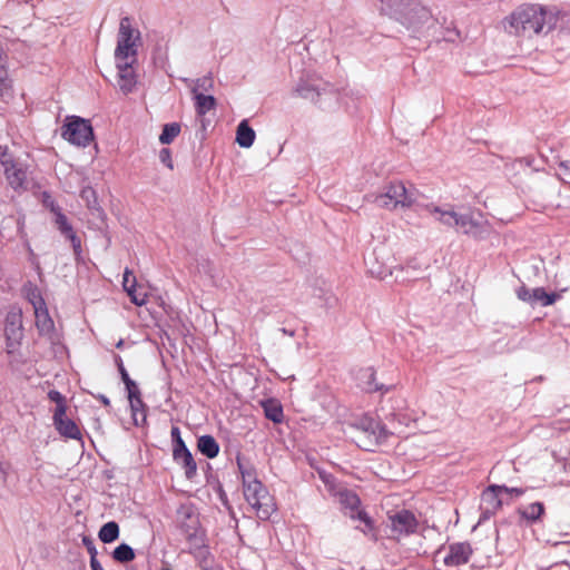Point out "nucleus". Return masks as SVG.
I'll use <instances>...</instances> for the list:
<instances>
[{
    "label": "nucleus",
    "mask_w": 570,
    "mask_h": 570,
    "mask_svg": "<svg viewBox=\"0 0 570 570\" xmlns=\"http://www.w3.org/2000/svg\"><path fill=\"white\" fill-rule=\"evenodd\" d=\"M380 11L399 21L414 36L421 37L430 33L438 20L429 8L417 0H380Z\"/></svg>",
    "instance_id": "obj_1"
},
{
    "label": "nucleus",
    "mask_w": 570,
    "mask_h": 570,
    "mask_svg": "<svg viewBox=\"0 0 570 570\" xmlns=\"http://www.w3.org/2000/svg\"><path fill=\"white\" fill-rule=\"evenodd\" d=\"M558 18L554 13L538 6L521 7L508 19L505 29L515 36L532 37L548 33L556 27Z\"/></svg>",
    "instance_id": "obj_2"
},
{
    "label": "nucleus",
    "mask_w": 570,
    "mask_h": 570,
    "mask_svg": "<svg viewBox=\"0 0 570 570\" xmlns=\"http://www.w3.org/2000/svg\"><path fill=\"white\" fill-rule=\"evenodd\" d=\"M441 224L473 238H483L490 233V225L480 212L458 213L452 208L428 207Z\"/></svg>",
    "instance_id": "obj_3"
},
{
    "label": "nucleus",
    "mask_w": 570,
    "mask_h": 570,
    "mask_svg": "<svg viewBox=\"0 0 570 570\" xmlns=\"http://www.w3.org/2000/svg\"><path fill=\"white\" fill-rule=\"evenodd\" d=\"M238 469L243 479L244 495L249 505L256 510L261 520H267L275 511V504L267 489L256 479L249 465L237 459Z\"/></svg>",
    "instance_id": "obj_4"
},
{
    "label": "nucleus",
    "mask_w": 570,
    "mask_h": 570,
    "mask_svg": "<svg viewBox=\"0 0 570 570\" xmlns=\"http://www.w3.org/2000/svg\"><path fill=\"white\" fill-rule=\"evenodd\" d=\"M416 196L415 189H407L402 181H392L384 186L382 193L368 194L365 199L380 208L397 210L412 207Z\"/></svg>",
    "instance_id": "obj_5"
},
{
    "label": "nucleus",
    "mask_w": 570,
    "mask_h": 570,
    "mask_svg": "<svg viewBox=\"0 0 570 570\" xmlns=\"http://www.w3.org/2000/svg\"><path fill=\"white\" fill-rule=\"evenodd\" d=\"M347 434L358 448L371 451L373 446L385 441L390 432L373 417L362 416L348 425Z\"/></svg>",
    "instance_id": "obj_6"
},
{
    "label": "nucleus",
    "mask_w": 570,
    "mask_h": 570,
    "mask_svg": "<svg viewBox=\"0 0 570 570\" xmlns=\"http://www.w3.org/2000/svg\"><path fill=\"white\" fill-rule=\"evenodd\" d=\"M139 43L140 31L132 26L129 17L121 18L115 50L116 61L131 60L135 62Z\"/></svg>",
    "instance_id": "obj_7"
},
{
    "label": "nucleus",
    "mask_w": 570,
    "mask_h": 570,
    "mask_svg": "<svg viewBox=\"0 0 570 570\" xmlns=\"http://www.w3.org/2000/svg\"><path fill=\"white\" fill-rule=\"evenodd\" d=\"M61 136L72 145L86 147L94 139V131L88 120L72 116L61 127Z\"/></svg>",
    "instance_id": "obj_8"
},
{
    "label": "nucleus",
    "mask_w": 570,
    "mask_h": 570,
    "mask_svg": "<svg viewBox=\"0 0 570 570\" xmlns=\"http://www.w3.org/2000/svg\"><path fill=\"white\" fill-rule=\"evenodd\" d=\"M170 435L174 444L173 459L185 470L186 478L191 480L197 473V464L193 458V454L187 449L184 440L181 439L180 430L178 426L171 428Z\"/></svg>",
    "instance_id": "obj_9"
},
{
    "label": "nucleus",
    "mask_w": 570,
    "mask_h": 570,
    "mask_svg": "<svg viewBox=\"0 0 570 570\" xmlns=\"http://www.w3.org/2000/svg\"><path fill=\"white\" fill-rule=\"evenodd\" d=\"M334 497L337 498L340 504L350 510L348 515L352 519H358L364 522L365 528L362 529L364 533H367L373 528V522L366 512L358 510L361 500L357 494L346 488H338L337 492L334 493Z\"/></svg>",
    "instance_id": "obj_10"
},
{
    "label": "nucleus",
    "mask_w": 570,
    "mask_h": 570,
    "mask_svg": "<svg viewBox=\"0 0 570 570\" xmlns=\"http://www.w3.org/2000/svg\"><path fill=\"white\" fill-rule=\"evenodd\" d=\"M7 352L14 353L23 337L22 315L20 311H11L7 314L4 324Z\"/></svg>",
    "instance_id": "obj_11"
},
{
    "label": "nucleus",
    "mask_w": 570,
    "mask_h": 570,
    "mask_svg": "<svg viewBox=\"0 0 570 570\" xmlns=\"http://www.w3.org/2000/svg\"><path fill=\"white\" fill-rule=\"evenodd\" d=\"M503 491H508V487L493 484V485H490L482 493L481 509H482V513L485 517L495 513V511H498L501 508V505H502L501 494L503 493Z\"/></svg>",
    "instance_id": "obj_12"
},
{
    "label": "nucleus",
    "mask_w": 570,
    "mask_h": 570,
    "mask_svg": "<svg viewBox=\"0 0 570 570\" xmlns=\"http://www.w3.org/2000/svg\"><path fill=\"white\" fill-rule=\"evenodd\" d=\"M391 529L397 534H409L415 531L416 519L414 514L407 510H401L390 517Z\"/></svg>",
    "instance_id": "obj_13"
},
{
    "label": "nucleus",
    "mask_w": 570,
    "mask_h": 570,
    "mask_svg": "<svg viewBox=\"0 0 570 570\" xmlns=\"http://www.w3.org/2000/svg\"><path fill=\"white\" fill-rule=\"evenodd\" d=\"M294 91L301 98L318 102L320 97L327 92V86L321 87L314 80L301 79Z\"/></svg>",
    "instance_id": "obj_14"
},
{
    "label": "nucleus",
    "mask_w": 570,
    "mask_h": 570,
    "mask_svg": "<svg viewBox=\"0 0 570 570\" xmlns=\"http://www.w3.org/2000/svg\"><path fill=\"white\" fill-rule=\"evenodd\" d=\"M131 60L116 61L118 68V86L124 94L132 91L136 85V78Z\"/></svg>",
    "instance_id": "obj_15"
},
{
    "label": "nucleus",
    "mask_w": 570,
    "mask_h": 570,
    "mask_svg": "<svg viewBox=\"0 0 570 570\" xmlns=\"http://www.w3.org/2000/svg\"><path fill=\"white\" fill-rule=\"evenodd\" d=\"M472 554V549L466 542L453 543L449 547V554L444 558L446 566L465 564Z\"/></svg>",
    "instance_id": "obj_16"
},
{
    "label": "nucleus",
    "mask_w": 570,
    "mask_h": 570,
    "mask_svg": "<svg viewBox=\"0 0 570 570\" xmlns=\"http://www.w3.org/2000/svg\"><path fill=\"white\" fill-rule=\"evenodd\" d=\"M38 308L35 312L36 326L40 335L51 337L55 330V323L49 315L45 301L37 299Z\"/></svg>",
    "instance_id": "obj_17"
},
{
    "label": "nucleus",
    "mask_w": 570,
    "mask_h": 570,
    "mask_svg": "<svg viewBox=\"0 0 570 570\" xmlns=\"http://www.w3.org/2000/svg\"><path fill=\"white\" fill-rule=\"evenodd\" d=\"M53 423L58 432L70 439H79L80 430L77 424L65 415L58 416V413H53Z\"/></svg>",
    "instance_id": "obj_18"
},
{
    "label": "nucleus",
    "mask_w": 570,
    "mask_h": 570,
    "mask_svg": "<svg viewBox=\"0 0 570 570\" xmlns=\"http://www.w3.org/2000/svg\"><path fill=\"white\" fill-rule=\"evenodd\" d=\"M122 286L124 289L127 292V294L130 296L131 302L138 306H141L145 304V295L136 294V277L132 275V273L126 268L124 273V279H122Z\"/></svg>",
    "instance_id": "obj_19"
},
{
    "label": "nucleus",
    "mask_w": 570,
    "mask_h": 570,
    "mask_svg": "<svg viewBox=\"0 0 570 570\" xmlns=\"http://www.w3.org/2000/svg\"><path fill=\"white\" fill-rule=\"evenodd\" d=\"M255 131L247 120H242L236 130V142L243 148H249L255 140Z\"/></svg>",
    "instance_id": "obj_20"
},
{
    "label": "nucleus",
    "mask_w": 570,
    "mask_h": 570,
    "mask_svg": "<svg viewBox=\"0 0 570 570\" xmlns=\"http://www.w3.org/2000/svg\"><path fill=\"white\" fill-rule=\"evenodd\" d=\"M195 100V110L199 117H204L210 110L216 108V99L212 95L197 94L193 95Z\"/></svg>",
    "instance_id": "obj_21"
},
{
    "label": "nucleus",
    "mask_w": 570,
    "mask_h": 570,
    "mask_svg": "<svg viewBox=\"0 0 570 570\" xmlns=\"http://www.w3.org/2000/svg\"><path fill=\"white\" fill-rule=\"evenodd\" d=\"M197 448L208 459L216 458L219 452V445L212 435H202L197 441Z\"/></svg>",
    "instance_id": "obj_22"
},
{
    "label": "nucleus",
    "mask_w": 570,
    "mask_h": 570,
    "mask_svg": "<svg viewBox=\"0 0 570 570\" xmlns=\"http://www.w3.org/2000/svg\"><path fill=\"white\" fill-rule=\"evenodd\" d=\"M365 263H366L368 273L377 278L384 279L387 276L392 275V271L389 266H386L384 264H379L376 262V257L374 256V253L365 259Z\"/></svg>",
    "instance_id": "obj_23"
},
{
    "label": "nucleus",
    "mask_w": 570,
    "mask_h": 570,
    "mask_svg": "<svg viewBox=\"0 0 570 570\" xmlns=\"http://www.w3.org/2000/svg\"><path fill=\"white\" fill-rule=\"evenodd\" d=\"M265 416L274 423H281L283 420L282 405L276 400H266L262 402Z\"/></svg>",
    "instance_id": "obj_24"
},
{
    "label": "nucleus",
    "mask_w": 570,
    "mask_h": 570,
    "mask_svg": "<svg viewBox=\"0 0 570 570\" xmlns=\"http://www.w3.org/2000/svg\"><path fill=\"white\" fill-rule=\"evenodd\" d=\"M80 198L85 202L86 206L92 212V214H97L99 217L102 215V210L98 204L97 194L92 187H83L80 193Z\"/></svg>",
    "instance_id": "obj_25"
},
{
    "label": "nucleus",
    "mask_w": 570,
    "mask_h": 570,
    "mask_svg": "<svg viewBox=\"0 0 570 570\" xmlns=\"http://www.w3.org/2000/svg\"><path fill=\"white\" fill-rule=\"evenodd\" d=\"M119 537V525L115 521H109L105 523L99 532L98 538L104 543H111L117 540Z\"/></svg>",
    "instance_id": "obj_26"
},
{
    "label": "nucleus",
    "mask_w": 570,
    "mask_h": 570,
    "mask_svg": "<svg viewBox=\"0 0 570 570\" xmlns=\"http://www.w3.org/2000/svg\"><path fill=\"white\" fill-rule=\"evenodd\" d=\"M543 512L544 507L541 502H534L524 507L523 509H520V514L522 515V518L530 522L538 521L540 517L543 514Z\"/></svg>",
    "instance_id": "obj_27"
},
{
    "label": "nucleus",
    "mask_w": 570,
    "mask_h": 570,
    "mask_svg": "<svg viewBox=\"0 0 570 570\" xmlns=\"http://www.w3.org/2000/svg\"><path fill=\"white\" fill-rule=\"evenodd\" d=\"M185 81L188 83H193V87H191L193 95L204 94V92L210 91L214 88V80H213L212 76H204L196 80L185 79Z\"/></svg>",
    "instance_id": "obj_28"
},
{
    "label": "nucleus",
    "mask_w": 570,
    "mask_h": 570,
    "mask_svg": "<svg viewBox=\"0 0 570 570\" xmlns=\"http://www.w3.org/2000/svg\"><path fill=\"white\" fill-rule=\"evenodd\" d=\"M532 296H533V305L539 303L542 306L552 305L559 298L558 294H556V293L549 294L542 287L533 288Z\"/></svg>",
    "instance_id": "obj_29"
},
{
    "label": "nucleus",
    "mask_w": 570,
    "mask_h": 570,
    "mask_svg": "<svg viewBox=\"0 0 570 570\" xmlns=\"http://www.w3.org/2000/svg\"><path fill=\"white\" fill-rule=\"evenodd\" d=\"M180 132V125L178 122L166 124L159 136V141L163 145L171 144Z\"/></svg>",
    "instance_id": "obj_30"
},
{
    "label": "nucleus",
    "mask_w": 570,
    "mask_h": 570,
    "mask_svg": "<svg viewBox=\"0 0 570 570\" xmlns=\"http://www.w3.org/2000/svg\"><path fill=\"white\" fill-rule=\"evenodd\" d=\"M112 558L117 562L127 563L135 559V552L129 544L121 543L112 551Z\"/></svg>",
    "instance_id": "obj_31"
},
{
    "label": "nucleus",
    "mask_w": 570,
    "mask_h": 570,
    "mask_svg": "<svg viewBox=\"0 0 570 570\" xmlns=\"http://www.w3.org/2000/svg\"><path fill=\"white\" fill-rule=\"evenodd\" d=\"M51 212L56 215L55 223L60 233L67 237L73 233L72 226L69 224L67 217L60 212L59 207L51 206Z\"/></svg>",
    "instance_id": "obj_32"
},
{
    "label": "nucleus",
    "mask_w": 570,
    "mask_h": 570,
    "mask_svg": "<svg viewBox=\"0 0 570 570\" xmlns=\"http://www.w3.org/2000/svg\"><path fill=\"white\" fill-rule=\"evenodd\" d=\"M48 397L50 401L56 403L55 413H58V416L65 415L67 409L65 403V396L60 392L51 390L48 393Z\"/></svg>",
    "instance_id": "obj_33"
},
{
    "label": "nucleus",
    "mask_w": 570,
    "mask_h": 570,
    "mask_svg": "<svg viewBox=\"0 0 570 570\" xmlns=\"http://www.w3.org/2000/svg\"><path fill=\"white\" fill-rule=\"evenodd\" d=\"M129 403L135 423L138 424V414H140L141 420L145 421L146 414L144 411V403L141 401V397L131 399L129 400Z\"/></svg>",
    "instance_id": "obj_34"
},
{
    "label": "nucleus",
    "mask_w": 570,
    "mask_h": 570,
    "mask_svg": "<svg viewBox=\"0 0 570 570\" xmlns=\"http://www.w3.org/2000/svg\"><path fill=\"white\" fill-rule=\"evenodd\" d=\"M318 476L324 482L327 490L334 495V493L337 492V489L340 488L336 484L335 478L332 474H330L323 470H318Z\"/></svg>",
    "instance_id": "obj_35"
},
{
    "label": "nucleus",
    "mask_w": 570,
    "mask_h": 570,
    "mask_svg": "<svg viewBox=\"0 0 570 570\" xmlns=\"http://www.w3.org/2000/svg\"><path fill=\"white\" fill-rule=\"evenodd\" d=\"M517 296L519 299L530 303L533 305V296H532V289H529L525 286H521L517 291Z\"/></svg>",
    "instance_id": "obj_36"
},
{
    "label": "nucleus",
    "mask_w": 570,
    "mask_h": 570,
    "mask_svg": "<svg viewBox=\"0 0 570 570\" xmlns=\"http://www.w3.org/2000/svg\"><path fill=\"white\" fill-rule=\"evenodd\" d=\"M365 376L368 377V382H367V386H366V390L368 392H375V391H380L382 390V385H377L374 383V380H375V375H374V372L368 368L365 373H364Z\"/></svg>",
    "instance_id": "obj_37"
},
{
    "label": "nucleus",
    "mask_w": 570,
    "mask_h": 570,
    "mask_svg": "<svg viewBox=\"0 0 570 570\" xmlns=\"http://www.w3.org/2000/svg\"><path fill=\"white\" fill-rule=\"evenodd\" d=\"M125 385L128 392V400L140 397V391L135 381L130 379V382H125Z\"/></svg>",
    "instance_id": "obj_38"
},
{
    "label": "nucleus",
    "mask_w": 570,
    "mask_h": 570,
    "mask_svg": "<svg viewBox=\"0 0 570 570\" xmlns=\"http://www.w3.org/2000/svg\"><path fill=\"white\" fill-rule=\"evenodd\" d=\"M159 159L160 161L166 165L169 169L174 168L173 160H171V154L168 148H163L159 153Z\"/></svg>",
    "instance_id": "obj_39"
},
{
    "label": "nucleus",
    "mask_w": 570,
    "mask_h": 570,
    "mask_svg": "<svg viewBox=\"0 0 570 570\" xmlns=\"http://www.w3.org/2000/svg\"><path fill=\"white\" fill-rule=\"evenodd\" d=\"M66 238H68L70 242H71V245H72V248H73V252H75V255L78 257L80 256L81 254V240L80 238L76 235V233H71L69 236H67Z\"/></svg>",
    "instance_id": "obj_40"
},
{
    "label": "nucleus",
    "mask_w": 570,
    "mask_h": 570,
    "mask_svg": "<svg viewBox=\"0 0 570 570\" xmlns=\"http://www.w3.org/2000/svg\"><path fill=\"white\" fill-rule=\"evenodd\" d=\"M115 362L117 364V367H118V371L121 375V380L122 382H130V377L128 375V372L126 371L125 366H124V363H122V360L119 355H115Z\"/></svg>",
    "instance_id": "obj_41"
},
{
    "label": "nucleus",
    "mask_w": 570,
    "mask_h": 570,
    "mask_svg": "<svg viewBox=\"0 0 570 570\" xmlns=\"http://www.w3.org/2000/svg\"><path fill=\"white\" fill-rule=\"evenodd\" d=\"M82 543L83 546L87 548L88 550V553L90 554V558L92 557H96L97 556V549L95 547V543H94V540L89 537H83L82 538Z\"/></svg>",
    "instance_id": "obj_42"
},
{
    "label": "nucleus",
    "mask_w": 570,
    "mask_h": 570,
    "mask_svg": "<svg viewBox=\"0 0 570 570\" xmlns=\"http://www.w3.org/2000/svg\"><path fill=\"white\" fill-rule=\"evenodd\" d=\"M37 299L43 301V298L37 291H32L29 294V301L32 304L33 311H36L38 308Z\"/></svg>",
    "instance_id": "obj_43"
},
{
    "label": "nucleus",
    "mask_w": 570,
    "mask_h": 570,
    "mask_svg": "<svg viewBox=\"0 0 570 570\" xmlns=\"http://www.w3.org/2000/svg\"><path fill=\"white\" fill-rule=\"evenodd\" d=\"M6 68H4V53L3 50L0 48V81L3 80L6 77Z\"/></svg>",
    "instance_id": "obj_44"
},
{
    "label": "nucleus",
    "mask_w": 570,
    "mask_h": 570,
    "mask_svg": "<svg viewBox=\"0 0 570 570\" xmlns=\"http://www.w3.org/2000/svg\"><path fill=\"white\" fill-rule=\"evenodd\" d=\"M90 568L91 570H104V568L101 567L100 562L97 559V556L90 558Z\"/></svg>",
    "instance_id": "obj_45"
},
{
    "label": "nucleus",
    "mask_w": 570,
    "mask_h": 570,
    "mask_svg": "<svg viewBox=\"0 0 570 570\" xmlns=\"http://www.w3.org/2000/svg\"><path fill=\"white\" fill-rule=\"evenodd\" d=\"M560 167L564 170V175L570 178V159L562 160Z\"/></svg>",
    "instance_id": "obj_46"
},
{
    "label": "nucleus",
    "mask_w": 570,
    "mask_h": 570,
    "mask_svg": "<svg viewBox=\"0 0 570 570\" xmlns=\"http://www.w3.org/2000/svg\"><path fill=\"white\" fill-rule=\"evenodd\" d=\"M503 492L520 497L524 493V490L520 489V488H508V491H503Z\"/></svg>",
    "instance_id": "obj_47"
},
{
    "label": "nucleus",
    "mask_w": 570,
    "mask_h": 570,
    "mask_svg": "<svg viewBox=\"0 0 570 570\" xmlns=\"http://www.w3.org/2000/svg\"><path fill=\"white\" fill-rule=\"evenodd\" d=\"M105 406H109L110 405V401L109 399L104 395V394H99L96 396Z\"/></svg>",
    "instance_id": "obj_48"
},
{
    "label": "nucleus",
    "mask_w": 570,
    "mask_h": 570,
    "mask_svg": "<svg viewBox=\"0 0 570 570\" xmlns=\"http://www.w3.org/2000/svg\"><path fill=\"white\" fill-rule=\"evenodd\" d=\"M124 345V341L122 340H119L118 343L116 344V347L117 348H121Z\"/></svg>",
    "instance_id": "obj_49"
},
{
    "label": "nucleus",
    "mask_w": 570,
    "mask_h": 570,
    "mask_svg": "<svg viewBox=\"0 0 570 570\" xmlns=\"http://www.w3.org/2000/svg\"><path fill=\"white\" fill-rule=\"evenodd\" d=\"M187 537H188L189 539H191L193 537H195V531H194V532H189V531H187Z\"/></svg>",
    "instance_id": "obj_50"
},
{
    "label": "nucleus",
    "mask_w": 570,
    "mask_h": 570,
    "mask_svg": "<svg viewBox=\"0 0 570 570\" xmlns=\"http://www.w3.org/2000/svg\"><path fill=\"white\" fill-rule=\"evenodd\" d=\"M563 22H570V17H562Z\"/></svg>",
    "instance_id": "obj_51"
},
{
    "label": "nucleus",
    "mask_w": 570,
    "mask_h": 570,
    "mask_svg": "<svg viewBox=\"0 0 570 570\" xmlns=\"http://www.w3.org/2000/svg\"><path fill=\"white\" fill-rule=\"evenodd\" d=\"M283 332L286 334L293 335V332L286 331L285 328L283 330Z\"/></svg>",
    "instance_id": "obj_52"
},
{
    "label": "nucleus",
    "mask_w": 570,
    "mask_h": 570,
    "mask_svg": "<svg viewBox=\"0 0 570 570\" xmlns=\"http://www.w3.org/2000/svg\"><path fill=\"white\" fill-rule=\"evenodd\" d=\"M283 332L286 334L293 335V332L286 331L285 328L283 330Z\"/></svg>",
    "instance_id": "obj_53"
}]
</instances>
